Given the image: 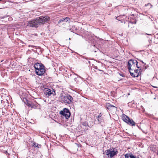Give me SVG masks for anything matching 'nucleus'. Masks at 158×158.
Returning a JSON list of instances; mask_svg holds the SVG:
<instances>
[{
  "mask_svg": "<svg viewBox=\"0 0 158 158\" xmlns=\"http://www.w3.org/2000/svg\"><path fill=\"white\" fill-rule=\"evenodd\" d=\"M44 93L47 96H49L52 94L54 95L55 94L54 90L52 89L51 90L48 88H46L44 91Z\"/></svg>",
  "mask_w": 158,
  "mask_h": 158,
  "instance_id": "7",
  "label": "nucleus"
},
{
  "mask_svg": "<svg viewBox=\"0 0 158 158\" xmlns=\"http://www.w3.org/2000/svg\"><path fill=\"white\" fill-rule=\"evenodd\" d=\"M60 113L64 116L66 119L69 118L70 115V113L69 110L66 108L63 109V110L60 111Z\"/></svg>",
  "mask_w": 158,
  "mask_h": 158,
  "instance_id": "5",
  "label": "nucleus"
},
{
  "mask_svg": "<svg viewBox=\"0 0 158 158\" xmlns=\"http://www.w3.org/2000/svg\"><path fill=\"white\" fill-rule=\"evenodd\" d=\"M122 118L123 121L127 123L130 118L129 117L126 115L123 114Z\"/></svg>",
  "mask_w": 158,
  "mask_h": 158,
  "instance_id": "9",
  "label": "nucleus"
},
{
  "mask_svg": "<svg viewBox=\"0 0 158 158\" xmlns=\"http://www.w3.org/2000/svg\"><path fill=\"white\" fill-rule=\"evenodd\" d=\"M140 61L143 64L144 63L142 60H140Z\"/></svg>",
  "mask_w": 158,
  "mask_h": 158,
  "instance_id": "26",
  "label": "nucleus"
},
{
  "mask_svg": "<svg viewBox=\"0 0 158 158\" xmlns=\"http://www.w3.org/2000/svg\"><path fill=\"white\" fill-rule=\"evenodd\" d=\"M138 62L136 60V63H135V66H136V67L137 68H139V67H140V66H139L138 64Z\"/></svg>",
  "mask_w": 158,
  "mask_h": 158,
  "instance_id": "20",
  "label": "nucleus"
},
{
  "mask_svg": "<svg viewBox=\"0 0 158 158\" xmlns=\"http://www.w3.org/2000/svg\"><path fill=\"white\" fill-rule=\"evenodd\" d=\"M153 87L155 88H157V87H156V86H152Z\"/></svg>",
  "mask_w": 158,
  "mask_h": 158,
  "instance_id": "27",
  "label": "nucleus"
},
{
  "mask_svg": "<svg viewBox=\"0 0 158 158\" xmlns=\"http://www.w3.org/2000/svg\"><path fill=\"white\" fill-rule=\"evenodd\" d=\"M65 21L66 22H67L69 20H70V19L69 18L66 17L64 18Z\"/></svg>",
  "mask_w": 158,
  "mask_h": 158,
  "instance_id": "22",
  "label": "nucleus"
},
{
  "mask_svg": "<svg viewBox=\"0 0 158 158\" xmlns=\"http://www.w3.org/2000/svg\"><path fill=\"white\" fill-rule=\"evenodd\" d=\"M50 20V17L47 16H40L38 19L29 21L27 26L30 27H37L38 24H44Z\"/></svg>",
  "mask_w": 158,
  "mask_h": 158,
  "instance_id": "1",
  "label": "nucleus"
},
{
  "mask_svg": "<svg viewBox=\"0 0 158 158\" xmlns=\"http://www.w3.org/2000/svg\"><path fill=\"white\" fill-rule=\"evenodd\" d=\"M64 21H65L64 18H63V19H60V20H59V21H58V23H60L63 22Z\"/></svg>",
  "mask_w": 158,
  "mask_h": 158,
  "instance_id": "18",
  "label": "nucleus"
},
{
  "mask_svg": "<svg viewBox=\"0 0 158 158\" xmlns=\"http://www.w3.org/2000/svg\"><path fill=\"white\" fill-rule=\"evenodd\" d=\"M30 107H31V108H35L36 106L33 104H31V105L30 106Z\"/></svg>",
  "mask_w": 158,
  "mask_h": 158,
  "instance_id": "21",
  "label": "nucleus"
},
{
  "mask_svg": "<svg viewBox=\"0 0 158 158\" xmlns=\"http://www.w3.org/2000/svg\"><path fill=\"white\" fill-rule=\"evenodd\" d=\"M36 74L39 76L43 75L45 72L44 65L40 63H37L34 65Z\"/></svg>",
  "mask_w": 158,
  "mask_h": 158,
  "instance_id": "2",
  "label": "nucleus"
},
{
  "mask_svg": "<svg viewBox=\"0 0 158 158\" xmlns=\"http://www.w3.org/2000/svg\"><path fill=\"white\" fill-rule=\"evenodd\" d=\"M130 72V73L131 75L133 77H137L139 76V74L137 73H132L131 71V70H130V71H129Z\"/></svg>",
  "mask_w": 158,
  "mask_h": 158,
  "instance_id": "12",
  "label": "nucleus"
},
{
  "mask_svg": "<svg viewBox=\"0 0 158 158\" xmlns=\"http://www.w3.org/2000/svg\"><path fill=\"white\" fill-rule=\"evenodd\" d=\"M125 158H139L133 155L132 154H126L125 155Z\"/></svg>",
  "mask_w": 158,
  "mask_h": 158,
  "instance_id": "10",
  "label": "nucleus"
},
{
  "mask_svg": "<svg viewBox=\"0 0 158 158\" xmlns=\"http://www.w3.org/2000/svg\"><path fill=\"white\" fill-rule=\"evenodd\" d=\"M2 0H0V1H1Z\"/></svg>",
  "mask_w": 158,
  "mask_h": 158,
  "instance_id": "30",
  "label": "nucleus"
},
{
  "mask_svg": "<svg viewBox=\"0 0 158 158\" xmlns=\"http://www.w3.org/2000/svg\"><path fill=\"white\" fill-rule=\"evenodd\" d=\"M102 115H101V114L98 116V118H101Z\"/></svg>",
  "mask_w": 158,
  "mask_h": 158,
  "instance_id": "24",
  "label": "nucleus"
},
{
  "mask_svg": "<svg viewBox=\"0 0 158 158\" xmlns=\"http://www.w3.org/2000/svg\"><path fill=\"white\" fill-rule=\"evenodd\" d=\"M8 16L7 15H5L4 16H0V19H4V18L7 17Z\"/></svg>",
  "mask_w": 158,
  "mask_h": 158,
  "instance_id": "19",
  "label": "nucleus"
},
{
  "mask_svg": "<svg viewBox=\"0 0 158 158\" xmlns=\"http://www.w3.org/2000/svg\"><path fill=\"white\" fill-rule=\"evenodd\" d=\"M33 146L38 148H39L41 146L40 145H39L38 143H33Z\"/></svg>",
  "mask_w": 158,
  "mask_h": 158,
  "instance_id": "14",
  "label": "nucleus"
},
{
  "mask_svg": "<svg viewBox=\"0 0 158 158\" xmlns=\"http://www.w3.org/2000/svg\"><path fill=\"white\" fill-rule=\"evenodd\" d=\"M136 63V60H130L128 62L127 68L129 71L132 70L134 69L135 66V63Z\"/></svg>",
  "mask_w": 158,
  "mask_h": 158,
  "instance_id": "6",
  "label": "nucleus"
},
{
  "mask_svg": "<svg viewBox=\"0 0 158 158\" xmlns=\"http://www.w3.org/2000/svg\"><path fill=\"white\" fill-rule=\"evenodd\" d=\"M135 24L136 23V22H135Z\"/></svg>",
  "mask_w": 158,
  "mask_h": 158,
  "instance_id": "29",
  "label": "nucleus"
},
{
  "mask_svg": "<svg viewBox=\"0 0 158 158\" xmlns=\"http://www.w3.org/2000/svg\"><path fill=\"white\" fill-rule=\"evenodd\" d=\"M97 120L98 121L99 123H100L102 121L103 119L102 118H98Z\"/></svg>",
  "mask_w": 158,
  "mask_h": 158,
  "instance_id": "16",
  "label": "nucleus"
},
{
  "mask_svg": "<svg viewBox=\"0 0 158 158\" xmlns=\"http://www.w3.org/2000/svg\"><path fill=\"white\" fill-rule=\"evenodd\" d=\"M82 125L85 126H88V123L86 122H85L83 123Z\"/></svg>",
  "mask_w": 158,
  "mask_h": 158,
  "instance_id": "17",
  "label": "nucleus"
},
{
  "mask_svg": "<svg viewBox=\"0 0 158 158\" xmlns=\"http://www.w3.org/2000/svg\"><path fill=\"white\" fill-rule=\"evenodd\" d=\"M134 72H135L134 73H138V69H134Z\"/></svg>",
  "mask_w": 158,
  "mask_h": 158,
  "instance_id": "23",
  "label": "nucleus"
},
{
  "mask_svg": "<svg viewBox=\"0 0 158 158\" xmlns=\"http://www.w3.org/2000/svg\"><path fill=\"white\" fill-rule=\"evenodd\" d=\"M127 124L129 125L132 126H135V122L132 119H131L130 118L129 119V120Z\"/></svg>",
  "mask_w": 158,
  "mask_h": 158,
  "instance_id": "11",
  "label": "nucleus"
},
{
  "mask_svg": "<svg viewBox=\"0 0 158 158\" xmlns=\"http://www.w3.org/2000/svg\"><path fill=\"white\" fill-rule=\"evenodd\" d=\"M146 34H147V35H151V34H147V33H146Z\"/></svg>",
  "mask_w": 158,
  "mask_h": 158,
  "instance_id": "28",
  "label": "nucleus"
},
{
  "mask_svg": "<svg viewBox=\"0 0 158 158\" xmlns=\"http://www.w3.org/2000/svg\"><path fill=\"white\" fill-rule=\"evenodd\" d=\"M105 152L109 158H112L114 156L116 155L118 152L117 150L114 148L107 150Z\"/></svg>",
  "mask_w": 158,
  "mask_h": 158,
  "instance_id": "3",
  "label": "nucleus"
},
{
  "mask_svg": "<svg viewBox=\"0 0 158 158\" xmlns=\"http://www.w3.org/2000/svg\"><path fill=\"white\" fill-rule=\"evenodd\" d=\"M73 100V98L70 95L68 96H63L61 97V100L64 103L70 104L71 103Z\"/></svg>",
  "mask_w": 158,
  "mask_h": 158,
  "instance_id": "4",
  "label": "nucleus"
},
{
  "mask_svg": "<svg viewBox=\"0 0 158 158\" xmlns=\"http://www.w3.org/2000/svg\"><path fill=\"white\" fill-rule=\"evenodd\" d=\"M26 101H24L25 103L27 106L28 107H30L31 105V104L26 99Z\"/></svg>",
  "mask_w": 158,
  "mask_h": 158,
  "instance_id": "13",
  "label": "nucleus"
},
{
  "mask_svg": "<svg viewBox=\"0 0 158 158\" xmlns=\"http://www.w3.org/2000/svg\"><path fill=\"white\" fill-rule=\"evenodd\" d=\"M2 115H4L6 111V110L5 108H2Z\"/></svg>",
  "mask_w": 158,
  "mask_h": 158,
  "instance_id": "15",
  "label": "nucleus"
},
{
  "mask_svg": "<svg viewBox=\"0 0 158 158\" xmlns=\"http://www.w3.org/2000/svg\"><path fill=\"white\" fill-rule=\"evenodd\" d=\"M106 107L107 109L110 111H115L117 109L116 107L111 105L110 103H107L106 104Z\"/></svg>",
  "mask_w": 158,
  "mask_h": 158,
  "instance_id": "8",
  "label": "nucleus"
},
{
  "mask_svg": "<svg viewBox=\"0 0 158 158\" xmlns=\"http://www.w3.org/2000/svg\"><path fill=\"white\" fill-rule=\"evenodd\" d=\"M69 30L71 32H73V30L72 29H69Z\"/></svg>",
  "mask_w": 158,
  "mask_h": 158,
  "instance_id": "25",
  "label": "nucleus"
}]
</instances>
